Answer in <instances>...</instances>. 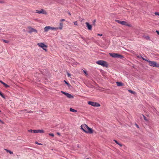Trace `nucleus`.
<instances>
[{"label": "nucleus", "instance_id": "35", "mask_svg": "<svg viewBox=\"0 0 159 159\" xmlns=\"http://www.w3.org/2000/svg\"><path fill=\"white\" fill-rule=\"evenodd\" d=\"M135 125L136 126V127H137V128H139V125H138L137 124H135Z\"/></svg>", "mask_w": 159, "mask_h": 159}, {"label": "nucleus", "instance_id": "14", "mask_svg": "<svg viewBox=\"0 0 159 159\" xmlns=\"http://www.w3.org/2000/svg\"><path fill=\"white\" fill-rule=\"evenodd\" d=\"M50 26H47L44 28V31L45 32H48L49 30H50Z\"/></svg>", "mask_w": 159, "mask_h": 159}, {"label": "nucleus", "instance_id": "39", "mask_svg": "<svg viewBox=\"0 0 159 159\" xmlns=\"http://www.w3.org/2000/svg\"><path fill=\"white\" fill-rule=\"evenodd\" d=\"M97 35H98V36H102V34H97Z\"/></svg>", "mask_w": 159, "mask_h": 159}, {"label": "nucleus", "instance_id": "34", "mask_svg": "<svg viewBox=\"0 0 159 159\" xmlns=\"http://www.w3.org/2000/svg\"><path fill=\"white\" fill-rule=\"evenodd\" d=\"M35 143H36V144H38V145H42V144L40 143H38L37 142H36Z\"/></svg>", "mask_w": 159, "mask_h": 159}, {"label": "nucleus", "instance_id": "24", "mask_svg": "<svg viewBox=\"0 0 159 159\" xmlns=\"http://www.w3.org/2000/svg\"><path fill=\"white\" fill-rule=\"evenodd\" d=\"M128 91L131 93H133V94H134V93H135V92L131 90H128Z\"/></svg>", "mask_w": 159, "mask_h": 159}, {"label": "nucleus", "instance_id": "28", "mask_svg": "<svg viewBox=\"0 0 159 159\" xmlns=\"http://www.w3.org/2000/svg\"><path fill=\"white\" fill-rule=\"evenodd\" d=\"M143 60H144V61H148V60H146V59H145L144 58H143V57H140Z\"/></svg>", "mask_w": 159, "mask_h": 159}, {"label": "nucleus", "instance_id": "7", "mask_svg": "<svg viewBox=\"0 0 159 159\" xmlns=\"http://www.w3.org/2000/svg\"><path fill=\"white\" fill-rule=\"evenodd\" d=\"M61 93L64 94L68 98H74L73 96L67 93H66L62 91H61Z\"/></svg>", "mask_w": 159, "mask_h": 159}, {"label": "nucleus", "instance_id": "21", "mask_svg": "<svg viewBox=\"0 0 159 159\" xmlns=\"http://www.w3.org/2000/svg\"><path fill=\"white\" fill-rule=\"evenodd\" d=\"M70 111L74 112H76L77 111L76 110L73 109H72V108H70Z\"/></svg>", "mask_w": 159, "mask_h": 159}, {"label": "nucleus", "instance_id": "1", "mask_svg": "<svg viewBox=\"0 0 159 159\" xmlns=\"http://www.w3.org/2000/svg\"><path fill=\"white\" fill-rule=\"evenodd\" d=\"M96 63L98 65L103 66V67H107L108 66L107 62L103 60H98L96 61Z\"/></svg>", "mask_w": 159, "mask_h": 159}, {"label": "nucleus", "instance_id": "25", "mask_svg": "<svg viewBox=\"0 0 159 159\" xmlns=\"http://www.w3.org/2000/svg\"><path fill=\"white\" fill-rule=\"evenodd\" d=\"M2 41L3 42L5 43H8L9 42L8 41L5 39H2Z\"/></svg>", "mask_w": 159, "mask_h": 159}, {"label": "nucleus", "instance_id": "20", "mask_svg": "<svg viewBox=\"0 0 159 159\" xmlns=\"http://www.w3.org/2000/svg\"><path fill=\"white\" fill-rule=\"evenodd\" d=\"M5 150L7 152H9V153L10 154H13V152L9 150H8V149H5Z\"/></svg>", "mask_w": 159, "mask_h": 159}, {"label": "nucleus", "instance_id": "29", "mask_svg": "<svg viewBox=\"0 0 159 159\" xmlns=\"http://www.w3.org/2000/svg\"><path fill=\"white\" fill-rule=\"evenodd\" d=\"M49 135L50 136H52V137H53L54 136V134H49Z\"/></svg>", "mask_w": 159, "mask_h": 159}, {"label": "nucleus", "instance_id": "42", "mask_svg": "<svg viewBox=\"0 0 159 159\" xmlns=\"http://www.w3.org/2000/svg\"><path fill=\"white\" fill-rule=\"evenodd\" d=\"M137 57L138 58H140L141 57L139 56V55L137 56Z\"/></svg>", "mask_w": 159, "mask_h": 159}, {"label": "nucleus", "instance_id": "5", "mask_svg": "<svg viewBox=\"0 0 159 159\" xmlns=\"http://www.w3.org/2000/svg\"><path fill=\"white\" fill-rule=\"evenodd\" d=\"M38 45L41 48L43 49L46 52L47 51L46 49L47 48V46L44 44L43 43H37Z\"/></svg>", "mask_w": 159, "mask_h": 159}, {"label": "nucleus", "instance_id": "27", "mask_svg": "<svg viewBox=\"0 0 159 159\" xmlns=\"http://www.w3.org/2000/svg\"><path fill=\"white\" fill-rule=\"evenodd\" d=\"M74 25H78V23H77V21H75L74 22Z\"/></svg>", "mask_w": 159, "mask_h": 159}, {"label": "nucleus", "instance_id": "41", "mask_svg": "<svg viewBox=\"0 0 159 159\" xmlns=\"http://www.w3.org/2000/svg\"><path fill=\"white\" fill-rule=\"evenodd\" d=\"M4 2L3 1H0V3H3Z\"/></svg>", "mask_w": 159, "mask_h": 159}, {"label": "nucleus", "instance_id": "26", "mask_svg": "<svg viewBox=\"0 0 159 159\" xmlns=\"http://www.w3.org/2000/svg\"><path fill=\"white\" fill-rule=\"evenodd\" d=\"M64 82H65V83L68 86H70V84H69V83H68L66 81H65V80H64Z\"/></svg>", "mask_w": 159, "mask_h": 159}, {"label": "nucleus", "instance_id": "11", "mask_svg": "<svg viewBox=\"0 0 159 159\" xmlns=\"http://www.w3.org/2000/svg\"><path fill=\"white\" fill-rule=\"evenodd\" d=\"M29 33H30L33 32H35L36 33H37V30L36 29H35L33 28L29 27Z\"/></svg>", "mask_w": 159, "mask_h": 159}, {"label": "nucleus", "instance_id": "37", "mask_svg": "<svg viewBox=\"0 0 159 159\" xmlns=\"http://www.w3.org/2000/svg\"><path fill=\"white\" fill-rule=\"evenodd\" d=\"M83 71L84 72V73L86 74V75H87V72H86V71H85V70H83Z\"/></svg>", "mask_w": 159, "mask_h": 159}, {"label": "nucleus", "instance_id": "44", "mask_svg": "<svg viewBox=\"0 0 159 159\" xmlns=\"http://www.w3.org/2000/svg\"><path fill=\"white\" fill-rule=\"evenodd\" d=\"M68 14H69V15H70H70H71V14H70V12H68Z\"/></svg>", "mask_w": 159, "mask_h": 159}, {"label": "nucleus", "instance_id": "36", "mask_svg": "<svg viewBox=\"0 0 159 159\" xmlns=\"http://www.w3.org/2000/svg\"><path fill=\"white\" fill-rule=\"evenodd\" d=\"M156 32L157 33V34L159 35V31L158 30H156Z\"/></svg>", "mask_w": 159, "mask_h": 159}, {"label": "nucleus", "instance_id": "8", "mask_svg": "<svg viewBox=\"0 0 159 159\" xmlns=\"http://www.w3.org/2000/svg\"><path fill=\"white\" fill-rule=\"evenodd\" d=\"M88 126L85 124L82 125L81 126V129L84 132V131H86Z\"/></svg>", "mask_w": 159, "mask_h": 159}, {"label": "nucleus", "instance_id": "9", "mask_svg": "<svg viewBox=\"0 0 159 159\" xmlns=\"http://www.w3.org/2000/svg\"><path fill=\"white\" fill-rule=\"evenodd\" d=\"M84 132L87 133L91 134H92L93 133V130L91 128L89 127L88 126V127L86 131H84Z\"/></svg>", "mask_w": 159, "mask_h": 159}, {"label": "nucleus", "instance_id": "40", "mask_svg": "<svg viewBox=\"0 0 159 159\" xmlns=\"http://www.w3.org/2000/svg\"><path fill=\"white\" fill-rule=\"evenodd\" d=\"M96 22V20H93V23L94 24H95V22Z\"/></svg>", "mask_w": 159, "mask_h": 159}, {"label": "nucleus", "instance_id": "15", "mask_svg": "<svg viewBox=\"0 0 159 159\" xmlns=\"http://www.w3.org/2000/svg\"><path fill=\"white\" fill-rule=\"evenodd\" d=\"M60 27L58 28V29L61 30L62 29L63 27V23L62 22H60L59 23Z\"/></svg>", "mask_w": 159, "mask_h": 159}, {"label": "nucleus", "instance_id": "13", "mask_svg": "<svg viewBox=\"0 0 159 159\" xmlns=\"http://www.w3.org/2000/svg\"><path fill=\"white\" fill-rule=\"evenodd\" d=\"M85 24L86 25V26L87 27L88 29L90 30H91L92 29V25H90L88 22H86Z\"/></svg>", "mask_w": 159, "mask_h": 159}, {"label": "nucleus", "instance_id": "12", "mask_svg": "<svg viewBox=\"0 0 159 159\" xmlns=\"http://www.w3.org/2000/svg\"><path fill=\"white\" fill-rule=\"evenodd\" d=\"M44 131L43 130H39V129H37V130H33V132L34 133H44Z\"/></svg>", "mask_w": 159, "mask_h": 159}, {"label": "nucleus", "instance_id": "19", "mask_svg": "<svg viewBox=\"0 0 159 159\" xmlns=\"http://www.w3.org/2000/svg\"><path fill=\"white\" fill-rule=\"evenodd\" d=\"M114 141L117 144L119 145L120 147H122V144L119 143L116 140H114Z\"/></svg>", "mask_w": 159, "mask_h": 159}, {"label": "nucleus", "instance_id": "18", "mask_svg": "<svg viewBox=\"0 0 159 159\" xmlns=\"http://www.w3.org/2000/svg\"><path fill=\"white\" fill-rule=\"evenodd\" d=\"M50 29L51 30H57L58 29V27H53L51 26H50Z\"/></svg>", "mask_w": 159, "mask_h": 159}, {"label": "nucleus", "instance_id": "30", "mask_svg": "<svg viewBox=\"0 0 159 159\" xmlns=\"http://www.w3.org/2000/svg\"><path fill=\"white\" fill-rule=\"evenodd\" d=\"M0 122L2 124H4V122L0 119Z\"/></svg>", "mask_w": 159, "mask_h": 159}, {"label": "nucleus", "instance_id": "22", "mask_svg": "<svg viewBox=\"0 0 159 159\" xmlns=\"http://www.w3.org/2000/svg\"><path fill=\"white\" fill-rule=\"evenodd\" d=\"M0 95L2 96L3 98H5V97L2 93L0 91Z\"/></svg>", "mask_w": 159, "mask_h": 159}, {"label": "nucleus", "instance_id": "4", "mask_svg": "<svg viewBox=\"0 0 159 159\" xmlns=\"http://www.w3.org/2000/svg\"><path fill=\"white\" fill-rule=\"evenodd\" d=\"M109 54L113 57L121 58L123 57L122 55L118 53H109Z\"/></svg>", "mask_w": 159, "mask_h": 159}, {"label": "nucleus", "instance_id": "3", "mask_svg": "<svg viewBox=\"0 0 159 159\" xmlns=\"http://www.w3.org/2000/svg\"><path fill=\"white\" fill-rule=\"evenodd\" d=\"M115 21L118 23L120 24L123 25H125V26H128L129 27L131 26V25L128 23L127 22L124 21H121L119 20H115Z\"/></svg>", "mask_w": 159, "mask_h": 159}, {"label": "nucleus", "instance_id": "31", "mask_svg": "<svg viewBox=\"0 0 159 159\" xmlns=\"http://www.w3.org/2000/svg\"><path fill=\"white\" fill-rule=\"evenodd\" d=\"M33 130L32 129H29V130H28V131L30 132H31V133H32L33 132Z\"/></svg>", "mask_w": 159, "mask_h": 159}, {"label": "nucleus", "instance_id": "16", "mask_svg": "<svg viewBox=\"0 0 159 159\" xmlns=\"http://www.w3.org/2000/svg\"><path fill=\"white\" fill-rule=\"evenodd\" d=\"M0 82L3 84L6 88H7L9 87V86L7 84H6L4 83L2 80H0Z\"/></svg>", "mask_w": 159, "mask_h": 159}, {"label": "nucleus", "instance_id": "17", "mask_svg": "<svg viewBox=\"0 0 159 159\" xmlns=\"http://www.w3.org/2000/svg\"><path fill=\"white\" fill-rule=\"evenodd\" d=\"M116 84L118 86H122L123 85V84L121 82H116Z\"/></svg>", "mask_w": 159, "mask_h": 159}, {"label": "nucleus", "instance_id": "46", "mask_svg": "<svg viewBox=\"0 0 159 159\" xmlns=\"http://www.w3.org/2000/svg\"><path fill=\"white\" fill-rule=\"evenodd\" d=\"M0 112H1V111L0 110Z\"/></svg>", "mask_w": 159, "mask_h": 159}, {"label": "nucleus", "instance_id": "45", "mask_svg": "<svg viewBox=\"0 0 159 159\" xmlns=\"http://www.w3.org/2000/svg\"><path fill=\"white\" fill-rule=\"evenodd\" d=\"M32 112V111H30L29 112Z\"/></svg>", "mask_w": 159, "mask_h": 159}, {"label": "nucleus", "instance_id": "32", "mask_svg": "<svg viewBox=\"0 0 159 159\" xmlns=\"http://www.w3.org/2000/svg\"><path fill=\"white\" fill-rule=\"evenodd\" d=\"M155 14L156 15H158L159 16V12H156L155 13Z\"/></svg>", "mask_w": 159, "mask_h": 159}, {"label": "nucleus", "instance_id": "38", "mask_svg": "<svg viewBox=\"0 0 159 159\" xmlns=\"http://www.w3.org/2000/svg\"><path fill=\"white\" fill-rule=\"evenodd\" d=\"M67 75L69 77H70V75L68 73H67Z\"/></svg>", "mask_w": 159, "mask_h": 159}, {"label": "nucleus", "instance_id": "33", "mask_svg": "<svg viewBox=\"0 0 159 159\" xmlns=\"http://www.w3.org/2000/svg\"><path fill=\"white\" fill-rule=\"evenodd\" d=\"M65 20L64 19H61L60 20V22H62V21H65Z\"/></svg>", "mask_w": 159, "mask_h": 159}, {"label": "nucleus", "instance_id": "6", "mask_svg": "<svg viewBox=\"0 0 159 159\" xmlns=\"http://www.w3.org/2000/svg\"><path fill=\"white\" fill-rule=\"evenodd\" d=\"M88 103L89 105H90L91 106L94 107H98L100 106V105L99 104L97 103L96 102H92L91 101H89L88 102Z\"/></svg>", "mask_w": 159, "mask_h": 159}, {"label": "nucleus", "instance_id": "23", "mask_svg": "<svg viewBox=\"0 0 159 159\" xmlns=\"http://www.w3.org/2000/svg\"><path fill=\"white\" fill-rule=\"evenodd\" d=\"M142 116H143V118H144V120L146 121H148V119H147V118L144 116L143 115H142Z\"/></svg>", "mask_w": 159, "mask_h": 159}, {"label": "nucleus", "instance_id": "43", "mask_svg": "<svg viewBox=\"0 0 159 159\" xmlns=\"http://www.w3.org/2000/svg\"><path fill=\"white\" fill-rule=\"evenodd\" d=\"M57 134H58V135H60V133H59V132H57Z\"/></svg>", "mask_w": 159, "mask_h": 159}, {"label": "nucleus", "instance_id": "2", "mask_svg": "<svg viewBox=\"0 0 159 159\" xmlns=\"http://www.w3.org/2000/svg\"><path fill=\"white\" fill-rule=\"evenodd\" d=\"M147 61L149 62V65L150 66H152L153 67H159V64H157L155 61Z\"/></svg>", "mask_w": 159, "mask_h": 159}, {"label": "nucleus", "instance_id": "10", "mask_svg": "<svg viewBox=\"0 0 159 159\" xmlns=\"http://www.w3.org/2000/svg\"><path fill=\"white\" fill-rule=\"evenodd\" d=\"M35 12L37 13H42L44 14H47V13L46 12L43 10V9H41L40 11L36 10L35 11Z\"/></svg>", "mask_w": 159, "mask_h": 159}]
</instances>
